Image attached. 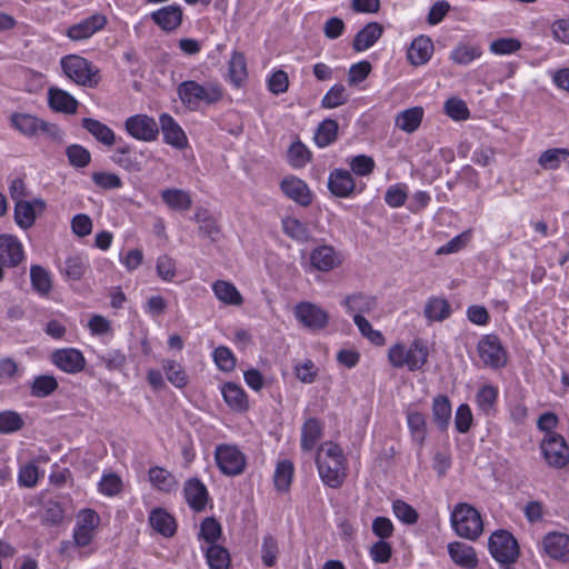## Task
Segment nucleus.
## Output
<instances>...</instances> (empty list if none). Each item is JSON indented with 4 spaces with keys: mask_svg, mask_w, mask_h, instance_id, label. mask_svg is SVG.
Masks as SVG:
<instances>
[{
    "mask_svg": "<svg viewBox=\"0 0 569 569\" xmlns=\"http://www.w3.org/2000/svg\"><path fill=\"white\" fill-rule=\"evenodd\" d=\"M407 423L410 430L412 440L422 446L427 437V420L423 413L417 410L407 411Z\"/></svg>",
    "mask_w": 569,
    "mask_h": 569,
    "instance_id": "obj_37",
    "label": "nucleus"
},
{
    "mask_svg": "<svg viewBox=\"0 0 569 569\" xmlns=\"http://www.w3.org/2000/svg\"><path fill=\"white\" fill-rule=\"evenodd\" d=\"M316 463L318 472L330 488L337 489L342 486L347 476V459L341 447L332 441H327L318 450Z\"/></svg>",
    "mask_w": 569,
    "mask_h": 569,
    "instance_id": "obj_1",
    "label": "nucleus"
},
{
    "mask_svg": "<svg viewBox=\"0 0 569 569\" xmlns=\"http://www.w3.org/2000/svg\"><path fill=\"white\" fill-rule=\"evenodd\" d=\"M383 27L379 22H369L355 37L352 48L357 52L371 48L382 36Z\"/></svg>",
    "mask_w": 569,
    "mask_h": 569,
    "instance_id": "obj_24",
    "label": "nucleus"
},
{
    "mask_svg": "<svg viewBox=\"0 0 569 569\" xmlns=\"http://www.w3.org/2000/svg\"><path fill=\"white\" fill-rule=\"evenodd\" d=\"M296 319L306 328L317 331L327 327L329 315L311 302H300L295 307Z\"/></svg>",
    "mask_w": 569,
    "mask_h": 569,
    "instance_id": "obj_9",
    "label": "nucleus"
},
{
    "mask_svg": "<svg viewBox=\"0 0 569 569\" xmlns=\"http://www.w3.org/2000/svg\"><path fill=\"white\" fill-rule=\"evenodd\" d=\"M451 307L450 303L438 297L430 298L426 306L423 313L430 321H442L450 316Z\"/></svg>",
    "mask_w": 569,
    "mask_h": 569,
    "instance_id": "obj_40",
    "label": "nucleus"
},
{
    "mask_svg": "<svg viewBox=\"0 0 569 569\" xmlns=\"http://www.w3.org/2000/svg\"><path fill=\"white\" fill-rule=\"evenodd\" d=\"M48 103L52 110L67 114L76 113L79 104L73 96L57 87L49 88Z\"/></svg>",
    "mask_w": 569,
    "mask_h": 569,
    "instance_id": "obj_23",
    "label": "nucleus"
},
{
    "mask_svg": "<svg viewBox=\"0 0 569 569\" xmlns=\"http://www.w3.org/2000/svg\"><path fill=\"white\" fill-rule=\"evenodd\" d=\"M279 555V547L277 540L267 535L263 537L261 546V559L266 567H273L277 562Z\"/></svg>",
    "mask_w": 569,
    "mask_h": 569,
    "instance_id": "obj_60",
    "label": "nucleus"
},
{
    "mask_svg": "<svg viewBox=\"0 0 569 569\" xmlns=\"http://www.w3.org/2000/svg\"><path fill=\"white\" fill-rule=\"evenodd\" d=\"M151 528L163 537H172L177 531L174 518L162 508H154L149 515Z\"/></svg>",
    "mask_w": 569,
    "mask_h": 569,
    "instance_id": "obj_28",
    "label": "nucleus"
},
{
    "mask_svg": "<svg viewBox=\"0 0 569 569\" xmlns=\"http://www.w3.org/2000/svg\"><path fill=\"white\" fill-rule=\"evenodd\" d=\"M451 419V405L448 397L439 395L432 401V420L440 431L447 430Z\"/></svg>",
    "mask_w": 569,
    "mask_h": 569,
    "instance_id": "obj_35",
    "label": "nucleus"
},
{
    "mask_svg": "<svg viewBox=\"0 0 569 569\" xmlns=\"http://www.w3.org/2000/svg\"><path fill=\"white\" fill-rule=\"evenodd\" d=\"M81 126L100 143L111 147L116 142V136L111 128L92 118H83Z\"/></svg>",
    "mask_w": 569,
    "mask_h": 569,
    "instance_id": "obj_31",
    "label": "nucleus"
},
{
    "mask_svg": "<svg viewBox=\"0 0 569 569\" xmlns=\"http://www.w3.org/2000/svg\"><path fill=\"white\" fill-rule=\"evenodd\" d=\"M41 121L28 113H14L11 117L12 126L26 136L36 134L40 129Z\"/></svg>",
    "mask_w": 569,
    "mask_h": 569,
    "instance_id": "obj_49",
    "label": "nucleus"
},
{
    "mask_svg": "<svg viewBox=\"0 0 569 569\" xmlns=\"http://www.w3.org/2000/svg\"><path fill=\"white\" fill-rule=\"evenodd\" d=\"M541 450L547 463L553 468H562L569 462V447L559 433L545 435Z\"/></svg>",
    "mask_w": 569,
    "mask_h": 569,
    "instance_id": "obj_8",
    "label": "nucleus"
},
{
    "mask_svg": "<svg viewBox=\"0 0 569 569\" xmlns=\"http://www.w3.org/2000/svg\"><path fill=\"white\" fill-rule=\"evenodd\" d=\"M338 122L333 119L323 120L315 133V142L318 147L325 148L336 141L338 134Z\"/></svg>",
    "mask_w": 569,
    "mask_h": 569,
    "instance_id": "obj_42",
    "label": "nucleus"
},
{
    "mask_svg": "<svg viewBox=\"0 0 569 569\" xmlns=\"http://www.w3.org/2000/svg\"><path fill=\"white\" fill-rule=\"evenodd\" d=\"M149 480L151 485L163 492H171L177 489L178 482L174 476L161 467L149 469Z\"/></svg>",
    "mask_w": 569,
    "mask_h": 569,
    "instance_id": "obj_38",
    "label": "nucleus"
},
{
    "mask_svg": "<svg viewBox=\"0 0 569 569\" xmlns=\"http://www.w3.org/2000/svg\"><path fill=\"white\" fill-rule=\"evenodd\" d=\"M58 389V381L53 376L41 375L33 379L30 393L36 398H46Z\"/></svg>",
    "mask_w": 569,
    "mask_h": 569,
    "instance_id": "obj_46",
    "label": "nucleus"
},
{
    "mask_svg": "<svg viewBox=\"0 0 569 569\" xmlns=\"http://www.w3.org/2000/svg\"><path fill=\"white\" fill-rule=\"evenodd\" d=\"M52 362L67 373H78L84 369L86 359L81 351L74 348L56 350L51 356Z\"/></svg>",
    "mask_w": 569,
    "mask_h": 569,
    "instance_id": "obj_14",
    "label": "nucleus"
},
{
    "mask_svg": "<svg viewBox=\"0 0 569 569\" xmlns=\"http://www.w3.org/2000/svg\"><path fill=\"white\" fill-rule=\"evenodd\" d=\"M328 189L339 198H348L356 190V181L350 171L346 169H335L328 178Z\"/></svg>",
    "mask_w": 569,
    "mask_h": 569,
    "instance_id": "obj_17",
    "label": "nucleus"
},
{
    "mask_svg": "<svg viewBox=\"0 0 569 569\" xmlns=\"http://www.w3.org/2000/svg\"><path fill=\"white\" fill-rule=\"evenodd\" d=\"M229 77L236 87H240L247 78L246 58L241 52L234 51L229 61Z\"/></svg>",
    "mask_w": 569,
    "mask_h": 569,
    "instance_id": "obj_50",
    "label": "nucleus"
},
{
    "mask_svg": "<svg viewBox=\"0 0 569 569\" xmlns=\"http://www.w3.org/2000/svg\"><path fill=\"white\" fill-rule=\"evenodd\" d=\"M99 522L100 518L96 511L91 509L81 511L73 530V545L87 547L92 541Z\"/></svg>",
    "mask_w": 569,
    "mask_h": 569,
    "instance_id": "obj_12",
    "label": "nucleus"
},
{
    "mask_svg": "<svg viewBox=\"0 0 569 569\" xmlns=\"http://www.w3.org/2000/svg\"><path fill=\"white\" fill-rule=\"evenodd\" d=\"M34 207H39L42 210L46 204L41 199L34 200V203L24 200L16 202L14 219L17 224L22 229H28L34 223Z\"/></svg>",
    "mask_w": 569,
    "mask_h": 569,
    "instance_id": "obj_32",
    "label": "nucleus"
},
{
    "mask_svg": "<svg viewBox=\"0 0 569 569\" xmlns=\"http://www.w3.org/2000/svg\"><path fill=\"white\" fill-rule=\"evenodd\" d=\"M66 76L79 86L94 88L100 81L99 69L87 59L70 54L60 61Z\"/></svg>",
    "mask_w": 569,
    "mask_h": 569,
    "instance_id": "obj_4",
    "label": "nucleus"
},
{
    "mask_svg": "<svg viewBox=\"0 0 569 569\" xmlns=\"http://www.w3.org/2000/svg\"><path fill=\"white\" fill-rule=\"evenodd\" d=\"M287 158L291 167L303 168L310 161L311 152L301 141H296L290 146Z\"/></svg>",
    "mask_w": 569,
    "mask_h": 569,
    "instance_id": "obj_54",
    "label": "nucleus"
},
{
    "mask_svg": "<svg viewBox=\"0 0 569 569\" xmlns=\"http://www.w3.org/2000/svg\"><path fill=\"white\" fill-rule=\"evenodd\" d=\"M448 552L451 560L463 568L472 569L478 565L475 549L463 542L455 541L448 545Z\"/></svg>",
    "mask_w": 569,
    "mask_h": 569,
    "instance_id": "obj_27",
    "label": "nucleus"
},
{
    "mask_svg": "<svg viewBox=\"0 0 569 569\" xmlns=\"http://www.w3.org/2000/svg\"><path fill=\"white\" fill-rule=\"evenodd\" d=\"M30 280L34 291L41 296H47L52 289V280L49 271L39 264H33L30 268Z\"/></svg>",
    "mask_w": 569,
    "mask_h": 569,
    "instance_id": "obj_41",
    "label": "nucleus"
},
{
    "mask_svg": "<svg viewBox=\"0 0 569 569\" xmlns=\"http://www.w3.org/2000/svg\"><path fill=\"white\" fill-rule=\"evenodd\" d=\"M482 50L479 46L458 44L450 54V58L458 64H469L475 59L480 58Z\"/></svg>",
    "mask_w": 569,
    "mask_h": 569,
    "instance_id": "obj_52",
    "label": "nucleus"
},
{
    "mask_svg": "<svg viewBox=\"0 0 569 569\" xmlns=\"http://www.w3.org/2000/svg\"><path fill=\"white\" fill-rule=\"evenodd\" d=\"M543 549L553 559L569 561V536L559 532L548 533L543 538Z\"/></svg>",
    "mask_w": 569,
    "mask_h": 569,
    "instance_id": "obj_21",
    "label": "nucleus"
},
{
    "mask_svg": "<svg viewBox=\"0 0 569 569\" xmlns=\"http://www.w3.org/2000/svg\"><path fill=\"white\" fill-rule=\"evenodd\" d=\"M213 360L222 371L230 372L236 368V357L227 347L220 346L216 348L213 351Z\"/></svg>",
    "mask_w": 569,
    "mask_h": 569,
    "instance_id": "obj_61",
    "label": "nucleus"
},
{
    "mask_svg": "<svg viewBox=\"0 0 569 569\" xmlns=\"http://www.w3.org/2000/svg\"><path fill=\"white\" fill-rule=\"evenodd\" d=\"M392 510L395 516L403 523L413 525L418 520V512L402 500L393 501Z\"/></svg>",
    "mask_w": 569,
    "mask_h": 569,
    "instance_id": "obj_63",
    "label": "nucleus"
},
{
    "mask_svg": "<svg viewBox=\"0 0 569 569\" xmlns=\"http://www.w3.org/2000/svg\"><path fill=\"white\" fill-rule=\"evenodd\" d=\"M223 400L230 409L237 412H244L249 409V401L246 391L234 382H227L221 388Z\"/></svg>",
    "mask_w": 569,
    "mask_h": 569,
    "instance_id": "obj_26",
    "label": "nucleus"
},
{
    "mask_svg": "<svg viewBox=\"0 0 569 569\" xmlns=\"http://www.w3.org/2000/svg\"><path fill=\"white\" fill-rule=\"evenodd\" d=\"M112 160L124 170L131 172H138L142 169L141 161L138 160L137 154L127 144L116 150Z\"/></svg>",
    "mask_w": 569,
    "mask_h": 569,
    "instance_id": "obj_45",
    "label": "nucleus"
},
{
    "mask_svg": "<svg viewBox=\"0 0 569 569\" xmlns=\"http://www.w3.org/2000/svg\"><path fill=\"white\" fill-rule=\"evenodd\" d=\"M162 201L172 210L186 211L192 206V198L188 191L168 188L161 191Z\"/></svg>",
    "mask_w": 569,
    "mask_h": 569,
    "instance_id": "obj_34",
    "label": "nucleus"
},
{
    "mask_svg": "<svg viewBox=\"0 0 569 569\" xmlns=\"http://www.w3.org/2000/svg\"><path fill=\"white\" fill-rule=\"evenodd\" d=\"M124 128L132 138L141 141H153L159 134L158 123L147 114L129 117L124 122Z\"/></svg>",
    "mask_w": 569,
    "mask_h": 569,
    "instance_id": "obj_10",
    "label": "nucleus"
},
{
    "mask_svg": "<svg viewBox=\"0 0 569 569\" xmlns=\"http://www.w3.org/2000/svg\"><path fill=\"white\" fill-rule=\"evenodd\" d=\"M498 398V389L491 385L482 386L476 396L477 405L481 411L489 413L493 410Z\"/></svg>",
    "mask_w": 569,
    "mask_h": 569,
    "instance_id": "obj_55",
    "label": "nucleus"
},
{
    "mask_svg": "<svg viewBox=\"0 0 569 569\" xmlns=\"http://www.w3.org/2000/svg\"><path fill=\"white\" fill-rule=\"evenodd\" d=\"M433 53V43L428 37L420 36L416 38L407 52L409 62L413 66L427 63Z\"/></svg>",
    "mask_w": 569,
    "mask_h": 569,
    "instance_id": "obj_25",
    "label": "nucleus"
},
{
    "mask_svg": "<svg viewBox=\"0 0 569 569\" xmlns=\"http://www.w3.org/2000/svg\"><path fill=\"white\" fill-rule=\"evenodd\" d=\"M423 114L425 111L422 107L417 106L408 108L397 114L395 124L400 130L412 133L420 127Z\"/></svg>",
    "mask_w": 569,
    "mask_h": 569,
    "instance_id": "obj_30",
    "label": "nucleus"
},
{
    "mask_svg": "<svg viewBox=\"0 0 569 569\" xmlns=\"http://www.w3.org/2000/svg\"><path fill=\"white\" fill-rule=\"evenodd\" d=\"M214 459L219 470L230 477L241 475L247 466L244 453L232 445H219L214 451Z\"/></svg>",
    "mask_w": 569,
    "mask_h": 569,
    "instance_id": "obj_7",
    "label": "nucleus"
},
{
    "mask_svg": "<svg viewBox=\"0 0 569 569\" xmlns=\"http://www.w3.org/2000/svg\"><path fill=\"white\" fill-rule=\"evenodd\" d=\"M478 353L486 366L501 368L506 365V352L495 335H487L480 339Z\"/></svg>",
    "mask_w": 569,
    "mask_h": 569,
    "instance_id": "obj_11",
    "label": "nucleus"
},
{
    "mask_svg": "<svg viewBox=\"0 0 569 569\" xmlns=\"http://www.w3.org/2000/svg\"><path fill=\"white\" fill-rule=\"evenodd\" d=\"M66 154L71 166L76 168H84L91 161V154L89 150L81 144H70L66 149Z\"/></svg>",
    "mask_w": 569,
    "mask_h": 569,
    "instance_id": "obj_57",
    "label": "nucleus"
},
{
    "mask_svg": "<svg viewBox=\"0 0 569 569\" xmlns=\"http://www.w3.org/2000/svg\"><path fill=\"white\" fill-rule=\"evenodd\" d=\"M194 220L199 224V231L202 236L216 240L220 234V229L214 218H212L206 209H198Z\"/></svg>",
    "mask_w": 569,
    "mask_h": 569,
    "instance_id": "obj_48",
    "label": "nucleus"
},
{
    "mask_svg": "<svg viewBox=\"0 0 569 569\" xmlns=\"http://www.w3.org/2000/svg\"><path fill=\"white\" fill-rule=\"evenodd\" d=\"M293 463L289 460L279 461L274 475L273 482L278 491H287L291 485L293 477Z\"/></svg>",
    "mask_w": 569,
    "mask_h": 569,
    "instance_id": "obj_47",
    "label": "nucleus"
},
{
    "mask_svg": "<svg viewBox=\"0 0 569 569\" xmlns=\"http://www.w3.org/2000/svg\"><path fill=\"white\" fill-rule=\"evenodd\" d=\"M569 158V150L567 148H551L543 152L538 158V163L546 170H557L562 161Z\"/></svg>",
    "mask_w": 569,
    "mask_h": 569,
    "instance_id": "obj_44",
    "label": "nucleus"
},
{
    "mask_svg": "<svg viewBox=\"0 0 569 569\" xmlns=\"http://www.w3.org/2000/svg\"><path fill=\"white\" fill-rule=\"evenodd\" d=\"M322 425L316 418H309L301 429V449L311 451L317 441L321 438Z\"/></svg>",
    "mask_w": 569,
    "mask_h": 569,
    "instance_id": "obj_39",
    "label": "nucleus"
},
{
    "mask_svg": "<svg viewBox=\"0 0 569 569\" xmlns=\"http://www.w3.org/2000/svg\"><path fill=\"white\" fill-rule=\"evenodd\" d=\"M181 102L190 110H196L201 103L212 104L222 98V90L213 82L199 83L193 80L183 81L178 86Z\"/></svg>",
    "mask_w": 569,
    "mask_h": 569,
    "instance_id": "obj_2",
    "label": "nucleus"
},
{
    "mask_svg": "<svg viewBox=\"0 0 569 569\" xmlns=\"http://www.w3.org/2000/svg\"><path fill=\"white\" fill-rule=\"evenodd\" d=\"M349 100V94L343 84H335L330 88V90L325 94L321 101V106L326 109H333L347 103Z\"/></svg>",
    "mask_w": 569,
    "mask_h": 569,
    "instance_id": "obj_53",
    "label": "nucleus"
},
{
    "mask_svg": "<svg viewBox=\"0 0 569 569\" xmlns=\"http://www.w3.org/2000/svg\"><path fill=\"white\" fill-rule=\"evenodd\" d=\"M282 231L290 239L305 243L311 239L308 226L295 217H286L281 221Z\"/></svg>",
    "mask_w": 569,
    "mask_h": 569,
    "instance_id": "obj_36",
    "label": "nucleus"
},
{
    "mask_svg": "<svg viewBox=\"0 0 569 569\" xmlns=\"http://www.w3.org/2000/svg\"><path fill=\"white\" fill-rule=\"evenodd\" d=\"M280 188L289 199L302 207L309 206L312 201V196L307 183L299 178L292 176L284 178L280 183Z\"/></svg>",
    "mask_w": 569,
    "mask_h": 569,
    "instance_id": "obj_19",
    "label": "nucleus"
},
{
    "mask_svg": "<svg viewBox=\"0 0 569 569\" xmlns=\"http://www.w3.org/2000/svg\"><path fill=\"white\" fill-rule=\"evenodd\" d=\"M342 305L346 307L348 313L352 317L363 316L365 313H371L377 308V299L373 296L355 292L348 295Z\"/></svg>",
    "mask_w": 569,
    "mask_h": 569,
    "instance_id": "obj_22",
    "label": "nucleus"
},
{
    "mask_svg": "<svg viewBox=\"0 0 569 569\" xmlns=\"http://www.w3.org/2000/svg\"><path fill=\"white\" fill-rule=\"evenodd\" d=\"M552 38L560 43L569 44V17L555 20L550 27Z\"/></svg>",
    "mask_w": 569,
    "mask_h": 569,
    "instance_id": "obj_64",
    "label": "nucleus"
},
{
    "mask_svg": "<svg viewBox=\"0 0 569 569\" xmlns=\"http://www.w3.org/2000/svg\"><path fill=\"white\" fill-rule=\"evenodd\" d=\"M160 129L163 136V141L177 149H184L188 144V139L179 126V123L168 113H161L159 117Z\"/></svg>",
    "mask_w": 569,
    "mask_h": 569,
    "instance_id": "obj_16",
    "label": "nucleus"
},
{
    "mask_svg": "<svg viewBox=\"0 0 569 569\" xmlns=\"http://www.w3.org/2000/svg\"><path fill=\"white\" fill-rule=\"evenodd\" d=\"M451 525L462 538L475 540L482 532L480 513L468 503H459L451 513Z\"/></svg>",
    "mask_w": 569,
    "mask_h": 569,
    "instance_id": "obj_5",
    "label": "nucleus"
},
{
    "mask_svg": "<svg viewBox=\"0 0 569 569\" xmlns=\"http://www.w3.org/2000/svg\"><path fill=\"white\" fill-rule=\"evenodd\" d=\"M212 290L216 298L230 306H241L243 298L236 286L227 280H217L212 283Z\"/></svg>",
    "mask_w": 569,
    "mask_h": 569,
    "instance_id": "obj_33",
    "label": "nucleus"
},
{
    "mask_svg": "<svg viewBox=\"0 0 569 569\" xmlns=\"http://www.w3.org/2000/svg\"><path fill=\"white\" fill-rule=\"evenodd\" d=\"M182 9L178 4L164 6L150 14L152 21L166 32L177 30L182 23Z\"/></svg>",
    "mask_w": 569,
    "mask_h": 569,
    "instance_id": "obj_15",
    "label": "nucleus"
},
{
    "mask_svg": "<svg viewBox=\"0 0 569 569\" xmlns=\"http://www.w3.org/2000/svg\"><path fill=\"white\" fill-rule=\"evenodd\" d=\"M107 17L101 13H94L80 22L68 28L66 36L72 41H82L92 37L96 32L103 29L107 24Z\"/></svg>",
    "mask_w": 569,
    "mask_h": 569,
    "instance_id": "obj_13",
    "label": "nucleus"
},
{
    "mask_svg": "<svg viewBox=\"0 0 569 569\" xmlns=\"http://www.w3.org/2000/svg\"><path fill=\"white\" fill-rule=\"evenodd\" d=\"M427 358L428 349L420 339H416L409 348L402 343H396L388 352V360L393 368L406 366L410 371L421 369Z\"/></svg>",
    "mask_w": 569,
    "mask_h": 569,
    "instance_id": "obj_3",
    "label": "nucleus"
},
{
    "mask_svg": "<svg viewBox=\"0 0 569 569\" xmlns=\"http://www.w3.org/2000/svg\"><path fill=\"white\" fill-rule=\"evenodd\" d=\"M351 171L360 177H367L375 170V160L367 154H358L348 160Z\"/></svg>",
    "mask_w": 569,
    "mask_h": 569,
    "instance_id": "obj_58",
    "label": "nucleus"
},
{
    "mask_svg": "<svg viewBox=\"0 0 569 569\" xmlns=\"http://www.w3.org/2000/svg\"><path fill=\"white\" fill-rule=\"evenodd\" d=\"M310 262L316 270L328 272L338 268L342 258L332 246H319L311 251Z\"/></svg>",
    "mask_w": 569,
    "mask_h": 569,
    "instance_id": "obj_18",
    "label": "nucleus"
},
{
    "mask_svg": "<svg viewBox=\"0 0 569 569\" xmlns=\"http://www.w3.org/2000/svg\"><path fill=\"white\" fill-rule=\"evenodd\" d=\"M207 562L210 569H228L230 555L228 550L219 545H211L206 552Z\"/></svg>",
    "mask_w": 569,
    "mask_h": 569,
    "instance_id": "obj_51",
    "label": "nucleus"
},
{
    "mask_svg": "<svg viewBox=\"0 0 569 569\" xmlns=\"http://www.w3.org/2000/svg\"><path fill=\"white\" fill-rule=\"evenodd\" d=\"M92 181L103 190L119 189L122 187L121 178L111 172L97 171L92 173Z\"/></svg>",
    "mask_w": 569,
    "mask_h": 569,
    "instance_id": "obj_62",
    "label": "nucleus"
},
{
    "mask_svg": "<svg viewBox=\"0 0 569 569\" xmlns=\"http://www.w3.org/2000/svg\"><path fill=\"white\" fill-rule=\"evenodd\" d=\"M488 546L491 556L500 565H513L519 558V545L509 531H495L489 538Z\"/></svg>",
    "mask_w": 569,
    "mask_h": 569,
    "instance_id": "obj_6",
    "label": "nucleus"
},
{
    "mask_svg": "<svg viewBox=\"0 0 569 569\" xmlns=\"http://www.w3.org/2000/svg\"><path fill=\"white\" fill-rule=\"evenodd\" d=\"M23 259V248L17 237L11 234L0 236V262L3 266L16 267Z\"/></svg>",
    "mask_w": 569,
    "mask_h": 569,
    "instance_id": "obj_20",
    "label": "nucleus"
},
{
    "mask_svg": "<svg viewBox=\"0 0 569 569\" xmlns=\"http://www.w3.org/2000/svg\"><path fill=\"white\" fill-rule=\"evenodd\" d=\"M184 497L189 506L196 510L204 509L208 498L206 486L198 479H190L184 485Z\"/></svg>",
    "mask_w": 569,
    "mask_h": 569,
    "instance_id": "obj_29",
    "label": "nucleus"
},
{
    "mask_svg": "<svg viewBox=\"0 0 569 569\" xmlns=\"http://www.w3.org/2000/svg\"><path fill=\"white\" fill-rule=\"evenodd\" d=\"M162 369L168 381L176 388H184L189 382V377L183 367L174 360H163Z\"/></svg>",
    "mask_w": 569,
    "mask_h": 569,
    "instance_id": "obj_43",
    "label": "nucleus"
},
{
    "mask_svg": "<svg viewBox=\"0 0 569 569\" xmlns=\"http://www.w3.org/2000/svg\"><path fill=\"white\" fill-rule=\"evenodd\" d=\"M353 322L357 326L360 333L365 338L370 340L372 343L377 346H381L385 343L383 335L380 331L375 330L371 323L363 316L358 315L357 317H353Z\"/></svg>",
    "mask_w": 569,
    "mask_h": 569,
    "instance_id": "obj_59",
    "label": "nucleus"
},
{
    "mask_svg": "<svg viewBox=\"0 0 569 569\" xmlns=\"http://www.w3.org/2000/svg\"><path fill=\"white\" fill-rule=\"evenodd\" d=\"M24 426L22 417L16 411L0 412V433H12L19 431Z\"/></svg>",
    "mask_w": 569,
    "mask_h": 569,
    "instance_id": "obj_56",
    "label": "nucleus"
}]
</instances>
